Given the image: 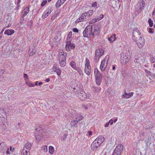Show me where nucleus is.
Here are the masks:
<instances>
[{
    "mask_svg": "<svg viewBox=\"0 0 155 155\" xmlns=\"http://www.w3.org/2000/svg\"><path fill=\"white\" fill-rule=\"evenodd\" d=\"M6 117V111L3 109L0 108V125L3 130L5 129L7 125Z\"/></svg>",
    "mask_w": 155,
    "mask_h": 155,
    "instance_id": "f257e3e1",
    "label": "nucleus"
},
{
    "mask_svg": "<svg viewBox=\"0 0 155 155\" xmlns=\"http://www.w3.org/2000/svg\"><path fill=\"white\" fill-rule=\"evenodd\" d=\"M93 12V10H90L83 13L79 18L75 21V23L77 24L80 22L86 21L88 20L92 16Z\"/></svg>",
    "mask_w": 155,
    "mask_h": 155,
    "instance_id": "f03ea898",
    "label": "nucleus"
},
{
    "mask_svg": "<svg viewBox=\"0 0 155 155\" xmlns=\"http://www.w3.org/2000/svg\"><path fill=\"white\" fill-rule=\"evenodd\" d=\"M104 140V138L102 136L98 137L92 143L91 148L92 150H94L103 143Z\"/></svg>",
    "mask_w": 155,
    "mask_h": 155,
    "instance_id": "7ed1b4c3",
    "label": "nucleus"
},
{
    "mask_svg": "<svg viewBox=\"0 0 155 155\" xmlns=\"http://www.w3.org/2000/svg\"><path fill=\"white\" fill-rule=\"evenodd\" d=\"M130 57L129 52L120 53V62L123 64H127L129 61Z\"/></svg>",
    "mask_w": 155,
    "mask_h": 155,
    "instance_id": "20e7f679",
    "label": "nucleus"
},
{
    "mask_svg": "<svg viewBox=\"0 0 155 155\" xmlns=\"http://www.w3.org/2000/svg\"><path fill=\"white\" fill-rule=\"evenodd\" d=\"M93 31L92 26L91 25L87 26L83 32L84 37L87 38L92 37V32Z\"/></svg>",
    "mask_w": 155,
    "mask_h": 155,
    "instance_id": "39448f33",
    "label": "nucleus"
},
{
    "mask_svg": "<svg viewBox=\"0 0 155 155\" xmlns=\"http://www.w3.org/2000/svg\"><path fill=\"white\" fill-rule=\"evenodd\" d=\"M145 5V2L142 0H140L135 6V11L138 13L141 12Z\"/></svg>",
    "mask_w": 155,
    "mask_h": 155,
    "instance_id": "423d86ee",
    "label": "nucleus"
},
{
    "mask_svg": "<svg viewBox=\"0 0 155 155\" xmlns=\"http://www.w3.org/2000/svg\"><path fill=\"white\" fill-rule=\"evenodd\" d=\"M104 53V51L102 49H98L95 51V54L94 58V61L96 62L99 61L100 58Z\"/></svg>",
    "mask_w": 155,
    "mask_h": 155,
    "instance_id": "0eeeda50",
    "label": "nucleus"
},
{
    "mask_svg": "<svg viewBox=\"0 0 155 155\" xmlns=\"http://www.w3.org/2000/svg\"><path fill=\"white\" fill-rule=\"evenodd\" d=\"M123 146L121 144H118L113 153L112 155H120L123 150Z\"/></svg>",
    "mask_w": 155,
    "mask_h": 155,
    "instance_id": "6e6552de",
    "label": "nucleus"
},
{
    "mask_svg": "<svg viewBox=\"0 0 155 155\" xmlns=\"http://www.w3.org/2000/svg\"><path fill=\"white\" fill-rule=\"evenodd\" d=\"M85 72L88 75L91 73V67L90 66L89 60L87 58H86L85 60Z\"/></svg>",
    "mask_w": 155,
    "mask_h": 155,
    "instance_id": "1a4fd4ad",
    "label": "nucleus"
},
{
    "mask_svg": "<svg viewBox=\"0 0 155 155\" xmlns=\"http://www.w3.org/2000/svg\"><path fill=\"white\" fill-rule=\"evenodd\" d=\"M78 97L82 100H84L87 97L85 92L81 89H79L78 91L76 92Z\"/></svg>",
    "mask_w": 155,
    "mask_h": 155,
    "instance_id": "9d476101",
    "label": "nucleus"
},
{
    "mask_svg": "<svg viewBox=\"0 0 155 155\" xmlns=\"http://www.w3.org/2000/svg\"><path fill=\"white\" fill-rule=\"evenodd\" d=\"M141 33L137 28H134L132 32L133 40L134 41H136V39H137L138 37H140L139 35Z\"/></svg>",
    "mask_w": 155,
    "mask_h": 155,
    "instance_id": "9b49d317",
    "label": "nucleus"
},
{
    "mask_svg": "<svg viewBox=\"0 0 155 155\" xmlns=\"http://www.w3.org/2000/svg\"><path fill=\"white\" fill-rule=\"evenodd\" d=\"M43 130L39 129H37L36 131L35 132V137L37 140L40 141L41 140L42 137Z\"/></svg>",
    "mask_w": 155,
    "mask_h": 155,
    "instance_id": "f8f14e48",
    "label": "nucleus"
},
{
    "mask_svg": "<svg viewBox=\"0 0 155 155\" xmlns=\"http://www.w3.org/2000/svg\"><path fill=\"white\" fill-rule=\"evenodd\" d=\"M53 11V8L51 6L47 8L46 10L43 13L41 17L42 19L47 18Z\"/></svg>",
    "mask_w": 155,
    "mask_h": 155,
    "instance_id": "ddd939ff",
    "label": "nucleus"
},
{
    "mask_svg": "<svg viewBox=\"0 0 155 155\" xmlns=\"http://www.w3.org/2000/svg\"><path fill=\"white\" fill-rule=\"evenodd\" d=\"M137 45L139 48H142L145 44V41L143 38L140 36L138 40L136 39V41Z\"/></svg>",
    "mask_w": 155,
    "mask_h": 155,
    "instance_id": "4468645a",
    "label": "nucleus"
},
{
    "mask_svg": "<svg viewBox=\"0 0 155 155\" xmlns=\"http://www.w3.org/2000/svg\"><path fill=\"white\" fill-rule=\"evenodd\" d=\"M108 58V56H106L105 58L101 62L100 68L101 70L102 71H104L106 68L107 65V59Z\"/></svg>",
    "mask_w": 155,
    "mask_h": 155,
    "instance_id": "2eb2a0df",
    "label": "nucleus"
},
{
    "mask_svg": "<svg viewBox=\"0 0 155 155\" xmlns=\"http://www.w3.org/2000/svg\"><path fill=\"white\" fill-rule=\"evenodd\" d=\"M7 149V147L5 143L4 142H0V152L4 153Z\"/></svg>",
    "mask_w": 155,
    "mask_h": 155,
    "instance_id": "dca6fc26",
    "label": "nucleus"
},
{
    "mask_svg": "<svg viewBox=\"0 0 155 155\" xmlns=\"http://www.w3.org/2000/svg\"><path fill=\"white\" fill-rule=\"evenodd\" d=\"M67 55V53L62 50H60L58 54V60H61L62 59H66V58Z\"/></svg>",
    "mask_w": 155,
    "mask_h": 155,
    "instance_id": "f3484780",
    "label": "nucleus"
},
{
    "mask_svg": "<svg viewBox=\"0 0 155 155\" xmlns=\"http://www.w3.org/2000/svg\"><path fill=\"white\" fill-rule=\"evenodd\" d=\"M93 31L92 32L93 37H94L95 36L99 34L100 28L97 25H94V28H93Z\"/></svg>",
    "mask_w": 155,
    "mask_h": 155,
    "instance_id": "a211bd4d",
    "label": "nucleus"
},
{
    "mask_svg": "<svg viewBox=\"0 0 155 155\" xmlns=\"http://www.w3.org/2000/svg\"><path fill=\"white\" fill-rule=\"evenodd\" d=\"M66 0H58L56 3V8H59Z\"/></svg>",
    "mask_w": 155,
    "mask_h": 155,
    "instance_id": "6ab92c4d",
    "label": "nucleus"
},
{
    "mask_svg": "<svg viewBox=\"0 0 155 155\" xmlns=\"http://www.w3.org/2000/svg\"><path fill=\"white\" fill-rule=\"evenodd\" d=\"M94 74L96 78H102V75L97 68H95L94 70Z\"/></svg>",
    "mask_w": 155,
    "mask_h": 155,
    "instance_id": "aec40b11",
    "label": "nucleus"
},
{
    "mask_svg": "<svg viewBox=\"0 0 155 155\" xmlns=\"http://www.w3.org/2000/svg\"><path fill=\"white\" fill-rule=\"evenodd\" d=\"M108 40L110 41V43H111L116 40V35L114 34L112 35H111L110 37L108 38Z\"/></svg>",
    "mask_w": 155,
    "mask_h": 155,
    "instance_id": "412c9836",
    "label": "nucleus"
},
{
    "mask_svg": "<svg viewBox=\"0 0 155 155\" xmlns=\"http://www.w3.org/2000/svg\"><path fill=\"white\" fill-rule=\"evenodd\" d=\"M31 144L29 142H28L25 144L24 149H25L26 150L30 151L31 147Z\"/></svg>",
    "mask_w": 155,
    "mask_h": 155,
    "instance_id": "4be33fe9",
    "label": "nucleus"
},
{
    "mask_svg": "<svg viewBox=\"0 0 155 155\" xmlns=\"http://www.w3.org/2000/svg\"><path fill=\"white\" fill-rule=\"evenodd\" d=\"M15 32V31L13 30L8 29L5 30L4 34L7 35H11Z\"/></svg>",
    "mask_w": 155,
    "mask_h": 155,
    "instance_id": "5701e85b",
    "label": "nucleus"
},
{
    "mask_svg": "<svg viewBox=\"0 0 155 155\" xmlns=\"http://www.w3.org/2000/svg\"><path fill=\"white\" fill-rule=\"evenodd\" d=\"M35 47L33 48H30L28 51V53L30 56H32L34 54L36 53V51L34 48Z\"/></svg>",
    "mask_w": 155,
    "mask_h": 155,
    "instance_id": "b1692460",
    "label": "nucleus"
},
{
    "mask_svg": "<svg viewBox=\"0 0 155 155\" xmlns=\"http://www.w3.org/2000/svg\"><path fill=\"white\" fill-rule=\"evenodd\" d=\"M76 120L78 122L82 120L83 118V117L81 114H78L75 115Z\"/></svg>",
    "mask_w": 155,
    "mask_h": 155,
    "instance_id": "393cba45",
    "label": "nucleus"
},
{
    "mask_svg": "<svg viewBox=\"0 0 155 155\" xmlns=\"http://www.w3.org/2000/svg\"><path fill=\"white\" fill-rule=\"evenodd\" d=\"M29 7L28 6L26 7L24 9L23 12V14L22 15H23V17H25L26 15H27L28 13L29 12Z\"/></svg>",
    "mask_w": 155,
    "mask_h": 155,
    "instance_id": "a878e982",
    "label": "nucleus"
},
{
    "mask_svg": "<svg viewBox=\"0 0 155 155\" xmlns=\"http://www.w3.org/2000/svg\"><path fill=\"white\" fill-rule=\"evenodd\" d=\"M59 62V64L60 66L62 67H64L65 66L66 62V59H62L61 60H58Z\"/></svg>",
    "mask_w": 155,
    "mask_h": 155,
    "instance_id": "bb28decb",
    "label": "nucleus"
},
{
    "mask_svg": "<svg viewBox=\"0 0 155 155\" xmlns=\"http://www.w3.org/2000/svg\"><path fill=\"white\" fill-rule=\"evenodd\" d=\"M69 65L74 69L76 70L78 67H77L75 63L73 61H71L69 64Z\"/></svg>",
    "mask_w": 155,
    "mask_h": 155,
    "instance_id": "cd10ccee",
    "label": "nucleus"
},
{
    "mask_svg": "<svg viewBox=\"0 0 155 155\" xmlns=\"http://www.w3.org/2000/svg\"><path fill=\"white\" fill-rule=\"evenodd\" d=\"M71 44L70 41H67V42L65 48L67 51H70V47Z\"/></svg>",
    "mask_w": 155,
    "mask_h": 155,
    "instance_id": "c85d7f7f",
    "label": "nucleus"
},
{
    "mask_svg": "<svg viewBox=\"0 0 155 155\" xmlns=\"http://www.w3.org/2000/svg\"><path fill=\"white\" fill-rule=\"evenodd\" d=\"M25 80L26 85L30 87H34L35 86V85L34 84L32 83L31 82H29L28 81V80L27 81V79H25Z\"/></svg>",
    "mask_w": 155,
    "mask_h": 155,
    "instance_id": "c756f323",
    "label": "nucleus"
},
{
    "mask_svg": "<svg viewBox=\"0 0 155 155\" xmlns=\"http://www.w3.org/2000/svg\"><path fill=\"white\" fill-rule=\"evenodd\" d=\"M48 150L49 153L50 154H53L54 152V149L53 147L50 146L49 147Z\"/></svg>",
    "mask_w": 155,
    "mask_h": 155,
    "instance_id": "7c9ffc66",
    "label": "nucleus"
},
{
    "mask_svg": "<svg viewBox=\"0 0 155 155\" xmlns=\"http://www.w3.org/2000/svg\"><path fill=\"white\" fill-rule=\"evenodd\" d=\"M101 81L102 78H96V82L97 85H100L101 84Z\"/></svg>",
    "mask_w": 155,
    "mask_h": 155,
    "instance_id": "2f4dec72",
    "label": "nucleus"
},
{
    "mask_svg": "<svg viewBox=\"0 0 155 155\" xmlns=\"http://www.w3.org/2000/svg\"><path fill=\"white\" fill-rule=\"evenodd\" d=\"M78 122L75 120H72L71 122V127L75 126L78 123Z\"/></svg>",
    "mask_w": 155,
    "mask_h": 155,
    "instance_id": "473e14b6",
    "label": "nucleus"
},
{
    "mask_svg": "<svg viewBox=\"0 0 155 155\" xmlns=\"http://www.w3.org/2000/svg\"><path fill=\"white\" fill-rule=\"evenodd\" d=\"M145 71L146 72V75L147 77H148L149 76H152V74L147 69H145Z\"/></svg>",
    "mask_w": 155,
    "mask_h": 155,
    "instance_id": "72a5a7b5",
    "label": "nucleus"
},
{
    "mask_svg": "<svg viewBox=\"0 0 155 155\" xmlns=\"http://www.w3.org/2000/svg\"><path fill=\"white\" fill-rule=\"evenodd\" d=\"M97 18H94L92 19V20H91L90 21L89 23L91 24H92L94 23H95L97 21H98Z\"/></svg>",
    "mask_w": 155,
    "mask_h": 155,
    "instance_id": "f704fd0d",
    "label": "nucleus"
},
{
    "mask_svg": "<svg viewBox=\"0 0 155 155\" xmlns=\"http://www.w3.org/2000/svg\"><path fill=\"white\" fill-rule=\"evenodd\" d=\"M29 151L26 150L25 149H23L21 152V155H28V153Z\"/></svg>",
    "mask_w": 155,
    "mask_h": 155,
    "instance_id": "c9c22d12",
    "label": "nucleus"
},
{
    "mask_svg": "<svg viewBox=\"0 0 155 155\" xmlns=\"http://www.w3.org/2000/svg\"><path fill=\"white\" fill-rule=\"evenodd\" d=\"M41 148L44 152H47L48 151V147L47 146H42Z\"/></svg>",
    "mask_w": 155,
    "mask_h": 155,
    "instance_id": "e433bc0d",
    "label": "nucleus"
},
{
    "mask_svg": "<svg viewBox=\"0 0 155 155\" xmlns=\"http://www.w3.org/2000/svg\"><path fill=\"white\" fill-rule=\"evenodd\" d=\"M76 70L78 72L80 75H82L83 74V72L80 68L78 67Z\"/></svg>",
    "mask_w": 155,
    "mask_h": 155,
    "instance_id": "4c0bfd02",
    "label": "nucleus"
},
{
    "mask_svg": "<svg viewBox=\"0 0 155 155\" xmlns=\"http://www.w3.org/2000/svg\"><path fill=\"white\" fill-rule=\"evenodd\" d=\"M122 97L126 98H130V96L128 95V94L126 93V91H125L124 94L122 95Z\"/></svg>",
    "mask_w": 155,
    "mask_h": 155,
    "instance_id": "58836bf2",
    "label": "nucleus"
},
{
    "mask_svg": "<svg viewBox=\"0 0 155 155\" xmlns=\"http://www.w3.org/2000/svg\"><path fill=\"white\" fill-rule=\"evenodd\" d=\"M148 22L149 25V26L150 27H151L153 26V21L151 20V19H149L148 20Z\"/></svg>",
    "mask_w": 155,
    "mask_h": 155,
    "instance_id": "ea45409f",
    "label": "nucleus"
},
{
    "mask_svg": "<svg viewBox=\"0 0 155 155\" xmlns=\"http://www.w3.org/2000/svg\"><path fill=\"white\" fill-rule=\"evenodd\" d=\"M72 35V32L71 31L70 32L68 35V36L67 38V39L68 40V39H70L71 38Z\"/></svg>",
    "mask_w": 155,
    "mask_h": 155,
    "instance_id": "a19ab883",
    "label": "nucleus"
},
{
    "mask_svg": "<svg viewBox=\"0 0 155 155\" xmlns=\"http://www.w3.org/2000/svg\"><path fill=\"white\" fill-rule=\"evenodd\" d=\"M104 17V15H103L101 14L99 16H98L97 18V20L98 21L102 19Z\"/></svg>",
    "mask_w": 155,
    "mask_h": 155,
    "instance_id": "79ce46f5",
    "label": "nucleus"
},
{
    "mask_svg": "<svg viewBox=\"0 0 155 155\" xmlns=\"http://www.w3.org/2000/svg\"><path fill=\"white\" fill-rule=\"evenodd\" d=\"M55 72L57 73V74L58 76H60L61 74V71L59 68L55 71Z\"/></svg>",
    "mask_w": 155,
    "mask_h": 155,
    "instance_id": "37998d69",
    "label": "nucleus"
},
{
    "mask_svg": "<svg viewBox=\"0 0 155 155\" xmlns=\"http://www.w3.org/2000/svg\"><path fill=\"white\" fill-rule=\"evenodd\" d=\"M94 89L95 91L97 92H99L101 90V88L100 87H94Z\"/></svg>",
    "mask_w": 155,
    "mask_h": 155,
    "instance_id": "c03bdc74",
    "label": "nucleus"
},
{
    "mask_svg": "<svg viewBox=\"0 0 155 155\" xmlns=\"http://www.w3.org/2000/svg\"><path fill=\"white\" fill-rule=\"evenodd\" d=\"M150 61L151 62L153 63L155 62V57L152 56L150 57Z\"/></svg>",
    "mask_w": 155,
    "mask_h": 155,
    "instance_id": "a18cd8bd",
    "label": "nucleus"
},
{
    "mask_svg": "<svg viewBox=\"0 0 155 155\" xmlns=\"http://www.w3.org/2000/svg\"><path fill=\"white\" fill-rule=\"evenodd\" d=\"M47 2V1L46 0H44L43 2L41 3V6L42 7H43L46 4Z\"/></svg>",
    "mask_w": 155,
    "mask_h": 155,
    "instance_id": "49530a36",
    "label": "nucleus"
},
{
    "mask_svg": "<svg viewBox=\"0 0 155 155\" xmlns=\"http://www.w3.org/2000/svg\"><path fill=\"white\" fill-rule=\"evenodd\" d=\"M72 30L73 31V32H76V33H78L79 31L78 30L77 28H73Z\"/></svg>",
    "mask_w": 155,
    "mask_h": 155,
    "instance_id": "de8ad7c7",
    "label": "nucleus"
},
{
    "mask_svg": "<svg viewBox=\"0 0 155 155\" xmlns=\"http://www.w3.org/2000/svg\"><path fill=\"white\" fill-rule=\"evenodd\" d=\"M75 48V45L73 44H71L70 46V49H74Z\"/></svg>",
    "mask_w": 155,
    "mask_h": 155,
    "instance_id": "09e8293b",
    "label": "nucleus"
},
{
    "mask_svg": "<svg viewBox=\"0 0 155 155\" xmlns=\"http://www.w3.org/2000/svg\"><path fill=\"white\" fill-rule=\"evenodd\" d=\"M97 3L96 2H94L92 4V6L93 7H96L97 8Z\"/></svg>",
    "mask_w": 155,
    "mask_h": 155,
    "instance_id": "8fccbe9b",
    "label": "nucleus"
},
{
    "mask_svg": "<svg viewBox=\"0 0 155 155\" xmlns=\"http://www.w3.org/2000/svg\"><path fill=\"white\" fill-rule=\"evenodd\" d=\"M24 17H23V15H22V16L20 18V23H21L24 21Z\"/></svg>",
    "mask_w": 155,
    "mask_h": 155,
    "instance_id": "3c124183",
    "label": "nucleus"
},
{
    "mask_svg": "<svg viewBox=\"0 0 155 155\" xmlns=\"http://www.w3.org/2000/svg\"><path fill=\"white\" fill-rule=\"evenodd\" d=\"M58 68V67L56 66L55 65H54L52 68V69L54 70V72H55Z\"/></svg>",
    "mask_w": 155,
    "mask_h": 155,
    "instance_id": "603ef678",
    "label": "nucleus"
},
{
    "mask_svg": "<svg viewBox=\"0 0 155 155\" xmlns=\"http://www.w3.org/2000/svg\"><path fill=\"white\" fill-rule=\"evenodd\" d=\"M67 136L68 134H65L63 136L62 139L61 140H65L67 138Z\"/></svg>",
    "mask_w": 155,
    "mask_h": 155,
    "instance_id": "864d4df0",
    "label": "nucleus"
},
{
    "mask_svg": "<svg viewBox=\"0 0 155 155\" xmlns=\"http://www.w3.org/2000/svg\"><path fill=\"white\" fill-rule=\"evenodd\" d=\"M24 77L25 78V79H27V81L28 80V78L27 74H24Z\"/></svg>",
    "mask_w": 155,
    "mask_h": 155,
    "instance_id": "5fc2aeb1",
    "label": "nucleus"
},
{
    "mask_svg": "<svg viewBox=\"0 0 155 155\" xmlns=\"http://www.w3.org/2000/svg\"><path fill=\"white\" fill-rule=\"evenodd\" d=\"M82 108L85 110H86L88 108L84 104L82 106Z\"/></svg>",
    "mask_w": 155,
    "mask_h": 155,
    "instance_id": "6e6d98bb",
    "label": "nucleus"
},
{
    "mask_svg": "<svg viewBox=\"0 0 155 155\" xmlns=\"http://www.w3.org/2000/svg\"><path fill=\"white\" fill-rule=\"evenodd\" d=\"M92 134V132L91 131H88L87 132V135L88 136H90Z\"/></svg>",
    "mask_w": 155,
    "mask_h": 155,
    "instance_id": "4d7b16f0",
    "label": "nucleus"
},
{
    "mask_svg": "<svg viewBox=\"0 0 155 155\" xmlns=\"http://www.w3.org/2000/svg\"><path fill=\"white\" fill-rule=\"evenodd\" d=\"M21 2V0H18L17 2V6L18 7H19L20 6L19 3Z\"/></svg>",
    "mask_w": 155,
    "mask_h": 155,
    "instance_id": "13d9d810",
    "label": "nucleus"
},
{
    "mask_svg": "<svg viewBox=\"0 0 155 155\" xmlns=\"http://www.w3.org/2000/svg\"><path fill=\"white\" fill-rule=\"evenodd\" d=\"M5 152H6V153L7 154H10V150H9V148L7 147V149L5 151Z\"/></svg>",
    "mask_w": 155,
    "mask_h": 155,
    "instance_id": "bf43d9fd",
    "label": "nucleus"
},
{
    "mask_svg": "<svg viewBox=\"0 0 155 155\" xmlns=\"http://www.w3.org/2000/svg\"><path fill=\"white\" fill-rule=\"evenodd\" d=\"M152 16L153 18H155V10L152 12Z\"/></svg>",
    "mask_w": 155,
    "mask_h": 155,
    "instance_id": "052dcab7",
    "label": "nucleus"
},
{
    "mask_svg": "<svg viewBox=\"0 0 155 155\" xmlns=\"http://www.w3.org/2000/svg\"><path fill=\"white\" fill-rule=\"evenodd\" d=\"M149 32L150 33H153V31L152 29L150 28L149 31Z\"/></svg>",
    "mask_w": 155,
    "mask_h": 155,
    "instance_id": "680f3d73",
    "label": "nucleus"
},
{
    "mask_svg": "<svg viewBox=\"0 0 155 155\" xmlns=\"http://www.w3.org/2000/svg\"><path fill=\"white\" fill-rule=\"evenodd\" d=\"M108 122H110V123L111 125H112L113 124V120L112 119L110 120Z\"/></svg>",
    "mask_w": 155,
    "mask_h": 155,
    "instance_id": "e2e57ef3",
    "label": "nucleus"
},
{
    "mask_svg": "<svg viewBox=\"0 0 155 155\" xmlns=\"http://www.w3.org/2000/svg\"><path fill=\"white\" fill-rule=\"evenodd\" d=\"M109 124H110V122H108V123H106L105 125V127H108V126L109 125Z\"/></svg>",
    "mask_w": 155,
    "mask_h": 155,
    "instance_id": "0e129e2a",
    "label": "nucleus"
},
{
    "mask_svg": "<svg viewBox=\"0 0 155 155\" xmlns=\"http://www.w3.org/2000/svg\"><path fill=\"white\" fill-rule=\"evenodd\" d=\"M3 77L1 75H0V82L3 80Z\"/></svg>",
    "mask_w": 155,
    "mask_h": 155,
    "instance_id": "69168bd1",
    "label": "nucleus"
},
{
    "mask_svg": "<svg viewBox=\"0 0 155 155\" xmlns=\"http://www.w3.org/2000/svg\"><path fill=\"white\" fill-rule=\"evenodd\" d=\"M129 94H130L129 96H130V97H132V96H133V95L134 94V93L133 92H132L129 93Z\"/></svg>",
    "mask_w": 155,
    "mask_h": 155,
    "instance_id": "338daca9",
    "label": "nucleus"
},
{
    "mask_svg": "<svg viewBox=\"0 0 155 155\" xmlns=\"http://www.w3.org/2000/svg\"><path fill=\"white\" fill-rule=\"evenodd\" d=\"M138 60V59L135 58V60H134V62L136 63H138V62L137 61V60Z\"/></svg>",
    "mask_w": 155,
    "mask_h": 155,
    "instance_id": "774afa93",
    "label": "nucleus"
}]
</instances>
